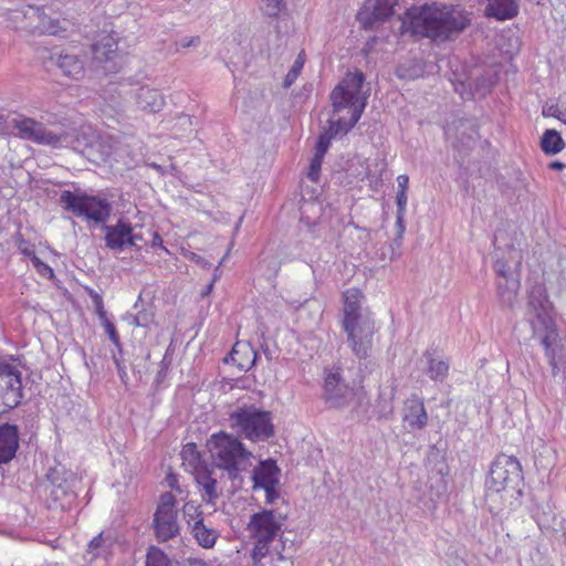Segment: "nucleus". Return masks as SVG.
Segmentation results:
<instances>
[{
  "instance_id": "e433bc0d",
  "label": "nucleus",
  "mask_w": 566,
  "mask_h": 566,
  "mask_svg": "<svg viewBox=\"0 0 566 566\" xmlns=\"http://www.w3.org/2000/svg\"><path fill=\"white\" fill-rule=\"evenodd\" d=\"M545 356L552 367V375L555 377L559 373V365L563 361L564 353L563 347L558 344L545 350Z\"/></svg>"
},
{
  "instance_id": "39448f33",
  "label": "nucleus",
  "mask_w": 566,
  "mask_h": 566,
  "mask_svg": "<svg viewBox=\"0 0 566 566\" xmlns=\"http://www.w3.org/2000/svg\"><path fill=\"white\" fill-rule=\"evenodd\" d=\"M207 449L213 465L226 471L230 480L240 476L252 457L237 434L226 431L213 433L207 440Z\"/></svg>"
},
{
  "instance_id": "0eeeda50",
  "label": "nucleus",
  "mask_w": 566,
  "mask_h": 566,
  "mask_svg": "<svg viewBox=\"0 0 566 566\" xmlns=\"http://www.w3.org/2000/svg\"><path fill=\"white\" fill-rule=\"evenodd\" d=\"M9 22L14 29L59 36H66L70 25L67 20H54L48 17L42 9L33 6H25L11 11Z\"/></svg>"
},
{
  "instance_id": "680f3d73",
  "label": "nucleus",
  "mask_w": 566,
  "mask_h": 566,
  "mask_svg": "<svg viewBox=\"0 0 566 566\" xmlns=\"http://www.w3.org/2000/svg\"><path fill=\"white\" fill-rule=\"evenodd\" d=\"M161 244H163V239L160 238V235L158 233H155L154 240H153V245L161 247Z\"/></svg>"
},
{
  "instance_id": "e2e57ef3",
  "label": "nucleus",
  "mask_w": 566,
  "mask_h": 566,
  "mask_svg": "<svg viewBox=\"0 0 566 566\" xmlns=\"http://www.w3.org/2000/svg\"><path fill=\"white\" fill-rule=\"evenodd\" d=\"M193 260H196V262L201 264L202 266H210V264L199 255H193Z\"/></svg>"
},
{
  "instance_id": "4d7b16f0",
  "label": "nucleus",
  "mask_w": 566,
  "mask_h": 566,
  "mask_svg": "<svg viewBox=\"0 0 566 566\" xmlns=\"http://www.w3.org/2000/svg\"><path fill=\"white\" fill-rule=\"evenodd\" d=\"M114 361L116 364L117 371H118V375H119L122 381L125 382L127 379L126 367L122 365L120 360L116 356H114Z\"/></svg>"
},
{
  "instance_id": "3c124183",
  "label": "nucleus",
  "mask_w": 566,
  "mask_h": 566,
  "mask_svg": "<svg viewBox=\"0 0 566 566\" xmlns=\"http://www.w3.org/2000/svg\"><path fill=\"white\" fill-rule=\"evenodd\" d=\"M396 202H397V213L406 214L407 192L397 191Z\"/></svg>"
},
{
  "instance_id": "ddd939ff",
  "label": "nucleus",
  "mask_w": 566,
  "mask_h": 566,
  "mask_svg": "<svg viewBox=\"0 0 566 566\" xmlns=\"http://www.w3.org/2000/svg\"><path fill=\"white\" fill-rule=\"evenodd\" d=\"M324 399L332 408L347 406L354 398V389L344 382L340 367L325 369Z\"/></svg>"
},
{
  "instance_id": "f704fd0d",
  "label": "nucleus",
  "mask_w": 566,
  "mask_h": 566,
  "mask_svg": "<svg viewBox=\"0 0 566 566\" xmlns=\"http://www.w3.org/2000/svg\"><path fill=\"white\" fill-rule=\"evenodd\" d=\"M344 169L347 175L354 179L363 180L369 175L368 165L358 156L349 159L346 163V167H344Z\"/></svg>"
},
{
  "instance_id": "2eb2a0df",
  "label": "nucleus",
  "mask_w": 566,
  "mask_h": 566,
  "mask_svg": "<svg viewBox=\"0 0 566 566\" xmlns=\"http://www.w3.org/2000/svg\"><path fill=\"white\" fill-rule=\"evenodd\" d=\"M93 59L102 64L105 72H116L120 66L122 56L118 52V42L114 34L102 33L92 45Z\"/></svg>"
},
{
  "instance_id": "f8f14e48",
  "label": "nucleus",
  "mask_w": 566,
  "mask_h": 566,
  "mask_svg": "<svg viewBox=\"0 0 566 566\" xmlns=\"http://www.w3.org/2000/svg\"><path fill=\"white\" fill-rule=\"evenodd\" d=\"M176 500L169 492L160 496V502L154 515V530L159 542H167L179 534Z\"/></svg>"
},
{
  "instance_id": "864d4df0",
  "label": "nucleus",
  "mask_w": 566,
  "mask_h": 566,
  "mask_svg": "<svg viewBox=\"0 0 566 566\" xmlns=\"http://www.w3.org/2000/svg\"><path fill=\"white\" fill-rule=\"evenodd\" d=\"M539 142H563V139L557 130L546 129Z\"/></svg>"
},
{
  "instance_id": "1a4fd4ad",
  "label": "nucleus",
  "mask_w": 566,
  "mask_h": 566,
  "mask_svg": "<svg viewBox=\"0 0 566 566\" xmlns=\"http://www.w3.org/2000/svg\"><path fill=\"white\" fill-rule=\"evenodd\" d=\"M526 316L533 335L539 336L541 344L545 350L558 344L555 322L549 315L544 301L541 297H536L533 293L528 298Z\"/></svg>"
},
{
  "instance_id": "473e14b6",
  "label": "nucleus",
  "mask_w": 566,
  "mask_h": 566,
  "mask_svg": "<svg viewBox=\"0 0 566 566\" xmlns=\"http://www.w3.org/2000/svg\"><path fill=\"white\" fill-rule=\"evenodd\" d=\"M32 156L29 144H11L6 159L11 167H20L24 160Z\"/></svg>"
},
{
  "instance_id": "bf43d9fd",
  "label": "nucleus",
  "mask_w": 566,
  "mask_h": 566,
  "mask_svg": "<svg viewBox=\"0 0 566 566\" xmlns=\"http://www.w3.org/2000/svg\"><path fill=\"white\" fill-rule=\"evenodd\" d=\"M280 541L282 543V549H276V554H277L279 559L284 560L285 556L283 555V551L285 549V544L282 538Z\"/></svg>"
},
{
  "instance_id": "cd10ccee",
  "label": "nucleus",
  "mask_w": 566,
  "mask_h": 566,
  "mask_svg": "<svg viewBox=\"0 0 566 566\" xmlns=\"http://www.w3.org/2000/svg\"><path fill=\"white\" fill-rule=\"evenodd\" d=\"M212 473L213 470L208 464L192 473L196 482L202 488L208 502H213L219 497V492L217 491L218 482L212 476Z\"/></svg>"
},
{
  "instance_id": "37998d69",
  "label": "nucleus",
  "mask_w": 566,
  "mask_h": 566,
  "mask_svg": "<svg viewBox=\"0 0 566 566\" xmlns=\"http://www.w3.org/2000/svg\"><path fill=\"white\" fill-rule=\"evenodd\" d=\"M32 264L41 276L46 279H52L54 276L53 269L44 263L36 254H32Z\"/></svg>"
},
{
  "instance_id": "b1692460",
  "label": "nucleus",
  "mask_w": 566,
  "mask_h": 566,
  "mask_svg": "<svg viewBox=\"0 0 566 566\" xmlns=\"http://www.w3.org/2000/svg\"><path fill=\"white\" fill-rule=\"evenodd\" d=\"M484 13L488 18L505 21L518 14L517 0H484Z\"/></svg>"
},
{
  "instance_id": "a211bd4d",
  "label": "nucleus",
  "mask_w": 566,
  "mask_h": 566,
  "mask_svg": "<svg viewBox=\"0 0 566 566\" xmlns=\"http://www.w3.org/2000/svg\"><path fill=\"white\" fill-rule=\"evenodd\" d=\"M105 244L114 251H124L128 247H135L142 237L133 232L129 222L119 219L114 226H104Z\"/></svg>"
},
{
  "instance_id": "4468645a",
  "label": "nucleus",
  "mask_w": 566,
  "mask_h": 566,
  "mask_svg": "<svg viewBox=\"0 0 566 566\" xmlns=\"http://www.w3.org/2000/svg\"><path fill=\"white\" fill-rule=\"evenodd\" d=\"M279 476L280 469L272 459L261 461L253 469V489H263L265 491V501L268 504H273L280 497V493L276 490Z\"/></svg>"
},
{
  "instance_id": "bb28decb",
  "label": "nucleus",
  "mask_w": 566,
  "mask_h": 566,
  "mask_svg": "<svg viewBox=\"0 0 566 566\" xmlns=\"http://www.w3.org/2000/svg\"><path fill=\"white\" fill-rule=\"evenodd\" d=\"M0 375L2 374L0 373ZM2 380L3 377L0 376V381ZM22 399L23 391L21 387L0 382V415L19 406Z\"/></svg>"
},
{
  "instance_id": "4be33fe9",
  "label": "nucleus",
  "mask_w": 566,
  "mask_h": 566,
  "mask_svg": "<svg viewBox=\"0 0 566 566\" xmlns=\"http://www.w3.org/2000/svg\"><path fill=\"white\" fill-rule=\"evenodd\" d=\"M403 421L412 430H421L427 426L428 413L423 400L418 396L413 395L406 401Z\"/></svg>"
},
{
  "instance_id": "6e6552de",
  "label": "nucleus",
  "mask_w": 566,
  "mask_h": 566,
  "mask_svg": "<svg viewBox=\"0 0 566 566\" xmlns=\"http://www.w3.org/2000/svg\"><path fill=\"white\" fill-rule=\"evenodd\" d=\"M60 203L65 210L71 211L76 217H84L87 220H93L95 223L105 222L112 213L111 202L99 196L77 195L70 190H64L61 192Z\"/></svg>"
},
{
  "instance_id": "9d476101",
  "label": "nucleus",
  "mask_w": 566,
  "mask_h": 566,
  "mask_svg": "<svg viewBox=\"0 0 566 566\" xmlns=\"http://www.w3.org/2000/svg\"><path fill=\"white\" fill-rule=\"evenodd\" d=\"M340 326L346 334L347 345L354 356L358 359L368 358L371 354L374 336L377 333L373 316L370 315Z\"/></svg>"
},
{
  "instance_id": "6ab92c4d",
  "label": "nucleus",
  "mask_w": 566,
  "mask_h": 566,
  "mask_svg": "<svg viewBox=\"0 0 566 566\" xmlns=\"http://www.w3.org/2000/svg\"><path fill=\"white\" fill-rule=\"evenodd\" d=\"M363 293L357 287H352L343 293V310L340 325L353 323L357 319L370 316L361 307Z\"/></svg>"
},
{
  "instance_id": "052dcab7",
  "label": "nucleus",
  "mask_w": 566,
  "mask_h": 566,
  "mask_svg": "<svg viewBox=\"0 0 566 566\" xmlns=\"http://www.w3.org/2000/svg\"><path fill=\"white\" fill-rule=\"evenodd\" d=\"M21 252L24 255L29 256L31 261H32V254H35L34 251L32 249H30V248H22Z\"/></svg>"
},
{
  "instance_id": "69168bd1",
  "label": "nucleus",
  "mask_w": 566,
  "mask_h": 566,
  "mask_svg": "<svg viewBox=\"0 0 566 566\" xmlns=\"http://www.w3.org/2000/svg\"><path fill=\"white\" fill-rule=\"evenodd\" d=\"M179 123H180L181 125H186V124H190V123H191V120H190V117H189V116L184 115V116H180V117H179Z\"/></svg>"
},
{
  "instance_id": "8fccbe9b",
  "label": "nucleus",
  "mask_w": 566,
  "mask_h": 566,
  "mask_svg": "<svg viewBox=\"0 0 566 566\" xmlns=\"http://www.w3.org/2000/svg\"><path fill=\"white\" fill-rule=\"evenodd\" d=\"M495 81L493 77H490L488 81L482 80L481 82H478L475 85V93L480 95H485L486 92L490 91V88L494 85Z\"/></svg>"
},
{
  "instance_id": "dca6fc26",
  "label": "nucleus",
  "mask_w": 566,
  "mask_h": 566,
  "mask_svg": "<svg viewBox=\"0 0 566 566\" xmlns=\"http://www.w3.org/2000/svg\"><path fill=\"white\" fill-rule=\"evenodd\" d=\"M399 0H366L357 13V20L364 29H371L374 25L394 13V8Z\"/></svg>"
},
{
  "instance_id": "4c0bfd02",
  "label": "nucleus",
  "mask_w": 566,
  "mask_h": 566,
  "mask_svg": "<svg viewBox=\"0 0 566 566\" xmlns=\"http://www.w3.org/2000/svg\"><path fill=\"white\" fill-rule=\"evenodd\" d=\"M146 566H171L167 555L158 547H149L146 556Z\"/></svg>"
},
{
  "instance_id": "c85d7f7f",
  "label": "nucleus",
  "mask_w": 566,
  "mask_h": 566,
  "mask_svg": "<svg viewBox=\"0 0 566 566\" xmlns=\"http://www.w3.org/2000/svg\"><path fill=\"white\" fill-rule=\"evenodd\" d=\"M497 294L501 302L506 306H512L516 300L520 289V280L515 275L501 277L496 282Z\"/></svg>"
},
{
  "instance_id": "aec40b11",
  "label": "nucleus",
  "mask_w": 566,
  "mask_h": 566,
  "mask_svg": "<svg viewBox=\"0 0 566 566\" xmlns=\"http://www.w3.org/2000/svg\"><path fill=\"white\" fill-rule=\"evenodd\" d=\"M190 511L197 512V509L193 505L186 504L184 506V513L190 516ZM187 523L191 526L192 534L200 546L210 548L214 545L218 533L213 528L208 527L203 523L202 517L193 518L191 515V520H187Z\"/></svg>"
},
{
  "instance_id": "a19ab883",
  "label": "nucleus",
  "mask_w": 566,
  "mask_h": 566,
  "mask_svg": "<svg viewBox=\"0 0 566 566\" xmlns=\"http://www.w3.org/2000/svg\"><path fill=\"white\" fill-rule=\"evenodd\" d=\"M99 319L111 342L119 349V352H122L119 335L115 328V325L107 318V313L105 314L104 318Z\"/></svg>"
},
{
  "instance_id": "de8ad7c7",
  "label": "nucleus",
  "mask_w": 566,
  "mask_h": 566,
  "mask_svg": "<svg viewBox=\"0 0 566 566\" xmlns=\"http://www.w3.org/2000/svg\"><path fill=\"white\" fill-rule=\"evenodd\" d=\"M395 229H396L397 238L395 239L394 242L397 244V247H399L402 235L405 233V214L397 213Z\"/></svg>"
},
{
  "instance_id": "a18cd8bd",
  "label": "nucleus",
  "mask_w": 566,
  "mask_h": 566,
  "mask_svg": "<svg viewBox=\"0 0 566 566\" xmlns=\"http://www.w3.org/2000/svg\"><path fill=\"white\" fill-rule=\"evenodd\" d=\"M88 296L92 298L93 304L95 306L96 314L98 318H104L106 311L104 308V302L102 296L94 291L93 289H86Z\"/></svg>"
},
{
  "instance_id": "6e6d98bb",
  "label": "nucleus",
  "mask_w": 566,
  "mask_h": 566,
  "mask_svg": "<svg viewBox=\"0 0 566 566\" xmlns=\"http://www.w3.org/2000/svg\"><path fill=\"white\" fill-rule=\"evenodd\" d=\"M409 177L407 175H399L397 177L398 191L407 192Z\"/></svg>"
},
{
  "instance_id": "58836bf2",
  "label": "nucleus",
  "mask_w": 566,
  "mask_h": 566,
  "mask_svg": "<svg viewBox=\"0 0 566 566\" xmlns=\"http://www.w3.org/2000/svg\"><path fill=\"white\" fill-rule=\"evenodd\" d=\"M304 66V59L300 54L284 77L283 86L289 88L298 77Z\"/></svg>"
},
{
  "instance_id": "ea45409f",
  "label": "nucleus",
  "mask_w": 566,
  "mask_h": 566,
  "mask_svg": "<svg viewBox=\"0 0 566 566\" xmlns=\"http://www.w3.org/2000/svg\"><path fill=\"white\" fill-rule=\"evenodd\" d=\"M283 8V0H261L260 9L268 17H277Z\"/></svg>"
},
{
  "instance_id": "9b49d317",
  "label": "nucleus",
  "mask_w": 566,
  "mask_h": 566,
  "mask_svg": "<svg viewBox=\"0 0 566 566\" xmlns=\"http://www.w3.org/2000/svg\"><path fill=\"white\" fill-rule=\"evenodd\" d=\"M0 111L3 114V129L0 130V135H10L11 130H17L14 136L21 139L34 142H56L55 136L46 132L42 123L21 114H7L1 108Z\"/></svg>"
},
{
  "instance_id": "338daca9",
  "label": "nucleus",
  "mask_w": 566,
  "mask_h": 566,
  "mask_svg": "<svg viewBox=\"0 0 566 566\" xmlns=\"http://www.w3.org/2000/svg\"><path fill=\"white\" fill-rule=\"evenodd\" d=\"M2 120H3V114H2V112L0 111V130H1V129H3V123H2Z\"/></svg>"
},
{
  "instance_id": "f257e3e1",
  "label": "nucleus",
  "mask_w": 566,
  "mask_h": 566,
  "mask_svg": "<svg viewBox=\"0 0 566 566\" xmlns=\"http://www.w3.org/2000/svg\"><path fill=\"white\" fill-rule=\"evenodd\" d=\"M365 75L360 71L347 73L332 91V114L328 126L323 128L318 142L342 138L359 120L368 99V92L363 91Z\"/></svg>"
},
{
  "instance_id": "20e7f679",
  "label": "nucleus",
  "mask_w": 566,
  "mask_h": 566,
  "mask_svg": "<svg viewBox=\"0 0 566 566\" xmlns=\"http://www.w3.org/2000/svg\"><path fill=\"white\" fill-rule=\"evenodd\" d=\"M229 428L242 440L265 442L275 434L273 415L255 403L239 402L228 411Z\"/></svg>"
},
{
  "instance_id": "7ed1b4c3",
  "label": "nucleus",
  "mask_w": 566,
  "mask_h": 566,
  "mask_svg": "<svg viewBox=\"0 0 566 566\" xmlns=\"http://www.w3.org/2000/svg\"><path fill=\"white\" fill-rule=\"evenodd\" d=\"M523 474L520 461L513 455H497L492 462L486 480V501L490 511L499 514L503 510L499 499H512L515 493L521 494Z\"/></svg>"
},
{
  "instance_id": "79ce46f5",
  "label": "nucleus",
  "mask_w": 566,
  "mask_h": 566,
  "mask_svg": "<svg viewBox=\"0 0 566 566\" xmlns=\"http://www.w3.org/2000/svg\"><path fill=\"white\" fill-rule=\"evenodd\" d=\"M542 114L544 117H555L563 123H566V112L562 111L555 103H546L543 106Z\"/></svg>"
},
{
  "instance_id": "412c9836",
  "label": "nucleus",
  "mask_w": 566,
  "mask_h": 566,
  "mask_svg": "<svg viewBox=\"0 0 566 566\" xmlns=\"http://www.w3.org/2000/svg\"><path fill=\"white\" fill-rule=\"evenodd\" d=\"M19 448V430L15 424L0 426V464L10 462Z\"/></svg>"
},
{
  "instance_id": "c9c22d12",
  "label": "nucleus",
  "mask_w": 566,
  "mask_h": 566,
  "mask_svg": "<svg viewBox=\"0 0 566 566\" xmlns=\"http://www.w3.org/2000/svg\"><path fill=\"white\" fill-rule=\"evenodd\" d=\"M0 373L3 377V380L1 381L2 384H12L14 387L19 386L22 388L21 373L15 366L0 361Z\"/></svg>"
},
{
  "instance_id": "5701e85b",
  "label": "nucleus",
  "mask_w": 566,
  "mask_h": 566,
  "mask_svg": "<svg viewBox=\"0 0 566 566\" xmlns=\"http://www.w3.org/2000/svg\"><path fill=\"white\" fill-rule=\"evenodd\" d=\"M258 358L256 350L250 343L237 342L226 361H232L242 371H247L255 365Z\"/></svg>"
},
{
  "instance_id": "09e8293b",
  "label": "nucleus",
  "mask_w": 566,
  "mask_h": 566,
  "mask_svg": "<svg viewBox=\"0 0 566 566\" xmlns=\"http://www.w3.org/2000/svg\"><path fill=\"white\" fill-rule=\"evenodd\" d=\"M494 271L496 272L499 279L514 275L513 273H511L509 271V266H507L506 262L502 259H497L494 262Z\"/></svg>"
},
{
  "instance_id": "49530a36",
  "label": "nucleus",
  "mask_w": 566,
  "mask_h": 566,
  "mask_svg": "<svg viewBox=\"0 0 566 566\" xmlns=\"http://www.w3.org/2000/svg\"><path fill=\"white\" fill-rule=\"evenodd\" d=\"M96 138L95 130L91 125H82L76 136H74V142H94Z\"/></svg>"
},
{
  "instance_id": "f3484780",
  "label": "nucleus",
  "mask_w": 566,
  "mask_h": 566,
  "mask_svg": "<svg viewBox=\"0 0 566 566\" xmlns=\"http://www.w3.org/2000/svg\"><path fill=\"white\" fill-rule=\"evenodd\" d=\"M399 0H366L357 13V20L364 29H371L374 25L394 13V8Z\"/></svg>"
},
{
  "instance_id": "c756f323",
  "label": "nucleus",
  "mask_w": 566,
  "mask_h": 566,
  "mask_svg": "<svg viewBox=\"0 0 566 566\" xmlns=\"http://www.w3.org/2000/svg\"><path fill=\"white\" fill-rule=\"evenodd\" d=\"M430 379L442 382L449 375L450 364L448 359H437L430 350L424 353Z\"/></svg>"
},
{
  "instance_id": "72a5a7b5",
  "label": "nucleus",
  "mask_w": 566,
  "mask_h": 566,
  "mask_svg": "<svg viewBox=\"0 0 566 566\" xmlns=\"http://www.w3.org/2000/svg\"><path fill=\"white\" fill-rule=\"evenodd\" d=\"M113 544V537L109 534L101 532L88 543L87 552L92 554L94 557H96L99 556L102 553L109 551Z\"/></svg>"
},
{
  "instance_id": "393cba45",
  "label": "nucleus",
  "mask_w": 566,
  "mask_h": 566,
  "mask_svg": "<svg viewBox=\"0 0 566 566\" xmlns=\"http://www.w3.org/2000/svg\"><path fill=\"white\" fill-rule=\"evenodd\" d=\"M136 104L144 112L157 113L164 107L165 97L158 90L143 86L136 93Z\"/></svg>"
},
{
  "instance_id": "423d86ee",
  "label": "nucleus",
  "mask_w": 566,
  "mask_h": 566,
  "mask_svg": "<svg viewBox=\"0 0 566 566\" xmlns=\"http://www.w3.org/2000/svg\"><path fill=\"white\" fill-rule=\"evenodd\" d=\"M286 516V513L275 510H262L251 516L248 530L251 538L254 541V547L251 552V558L254 564H259L270 555V544L281 532Z\"/></svg>"
},
{
  "instance_id": "5fc2aeb1",
  "label": "nucleus",
  "mask_w": 566,
  "mask_h": 566,
  "mask_svg": "<svg viewBox=\"0 0 566 566\" xmlns=\"http://www.w3.org/2000/svg\"><path fill=\"white\" fill-rule=\"evenodd\" d=\"M200 40L199 36H190V38H184L179 41L178 45L182 49L190 48V46H197L199 44Z\"/></svg>"
},
{
  "instance_id": "7c9ffc66",
  "label": "nucleus",
  "mask_w": 566,
  "mask_h": 566,
  "mask_svg": "<svg viewBox=\"0 0 566 566\" xmlns=\"http://www.w3.org/2000/svg\"><path fill=\"white\" fill-rule=\"evenodd\" d=\"M180 455L182 459V465L191 473L207 465L195 443H187L184 446Z\"/></svg>"
},
{
  "instance_id": "13d9d810",
  "label": "nucleus",
  "mask_w": 566,
  "mask_h": 566,
  "mask_svg": "<svg viewBox=\"0 0 566 566\" xmlns=\"http://www.w3.org/2000/svg\"><path fill=\"white\" fill-rule=\"evenodd\" d=\"M548 167L554 170H563L566 167V165L562 161L555 160V161H552L548 165Z\"/></svg>"
},
{
  "instance_id": "0e129e2a",
  "label": "nucleus",
  "mask_w": 566,
  "mask_h": 566,
  "mask_svg": "<svg viewBox=\"0 0 566 566\" xmlns=\"http://www.w3.org/2000/svg\"><path fill=\"white\" fill-rule=\"evenodd\" d=\"M214 281H216V277H214V279H213V281H212V282L207 286V289H206L205 291H202V292H201V295H202V296H207V295L211 292V290H212V287H213V282H214Z\"/></svg>"
},
{
  "instance_id": "a878e982",
  "label": "nucleus",
  "mask_w": 566,
  "mask_h": 566,
  "mask_svg": "<svg viewBox=\"0 0 566 566\" xmlns=\"http://www.w3.org/2000/svg\"><path fill=\"white\" fill-rule=\"evenodd\" d=\"M57 66L70 78L78 81L84 77V61L76 54H61L57 60Z\"/></svg>"
},
{
  "instance_id": "f03ea898",
  "label": "nucleus",
  "mask_w": 566,
  "mask_h": 566,
  "mask_svg": "<svg viewBox=\"0 0 566 566\" xmlns=\"http://www.w3.org/2000/svg\"><path fill=\"white\" fill-rule=\"evenodd\" d=\"M470 21L469 13L459 7L432 3L409 9L402 19V29L444 41L465 29Z\"/></svg>"
},
{
  "instance_id": "2f4dec72",
  "label": "nucleus",
  "mask_w": 566,
  "mask_h": 566,
  "mask_svg": "<svg viewBox=\"0 0 566 566\" xmlns=\"http://www.w3.org/2000/svg\"><path fill=\"white\" fill-rule=\"evenodd\" d=\"M331 144H316L314 154L310 159L307 178L313 182H318L321 176V167Z\"/></svg>"
},
{
  "instance_id": "c03bdc74",
  "label": "nucleus",
  "mask_w": 566,
  "mask_h": 566,
  "mask_svg": "<svg viewBox=\"0 0 566 566\" xmlns=\"http://www.w3.org/2000/svg\"><path fill=\"white\" fill-rule=\"evenodd\" d=\"M154 315L151 313H148L146 311H142L137 313L136 315L129 316V324L139 326V327H147L153 322Z\"/></svg>"
},
{
  "instance_id": "603ef678",
  "label": "nucleus",
  "mask_w": 566,
  "mask_h": 566,
  "mask_svg": "<svg viewBox=\"0 0 566 566\" xmlns=\"http://www.w3.org/2000/svg\"><path fill=\"white\" fill-rule=\"evenodd\" d=\"M566 144H541L542 150L546 155H555L564 149Z\"/></svg>"
}]
</instances>
